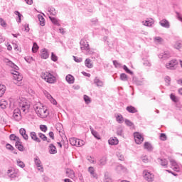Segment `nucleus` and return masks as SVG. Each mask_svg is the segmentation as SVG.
<instances>
[{"instance_id":"nucleus-1","label":"nucleus","mask_w":182,"mask_h":182,"mask_svg":"<svg viewBox=\"0 0 182 182\" xmlns=\"http://www.w3.org/2000/svg\"><path fill=\"white\" fill-rule=\"evenodd\" d=\"M19 109H14L13 117L16 122H19L21 120V110L23 112V113H28L29 110L30 105L26 102L20 101L18 102Z\"/></svg>"},{"instance_id":"nucleus-2","label":"nucleus","mask_w":182,"mask_h":182,"mask_svg":"<svg viewBox=\"0 0 182 182\" xmlns=\"http://www.w3.org/2000/svg\"><path fill=\"white\" fill-rule=\"evenodd\" d=\"M9 65L13 69H15L16 70L11 72V74L14 75V83L15 85H18L19 86V84H18V82H22V75L19 73V72L16 70H19V67H18L15 63H14L12 61H9Z\"/></svg>"},{"instance_id":"nucleus-3","label":"nucleus","mask_w":182,"mask_h":182,"mask_svg":"<svg viewBox=\"0 0 182 182\" xmlns=\"http://www.w3.org/2000/svg\"><path fill=\"white\" fill-rule=\"evenodd\" d=\"M34 110L38 117H41V119H46V117L49 116V111H48L47 109H45L42 105H34Z\"/></svg>"},{"instance_id":"nucleus-4","label":"nucleus","mask_w":182,"mask_h":182,"mask_svg":"<svg viewBox=\"0 0 182 182\" xmlns=\"http://www.w3.org/2000/svg\"><path fill=\"white\" fill-rule=\"evenodd\" d=\"M41 77L47 83H55L56 80V77L53 76V75L50 74V73H43L41 74Z\"/></svg>"},{"instance_id":"nucleus-5","label":"nucleus","mask_w":182,"mask_h":182,"mask_svg":"<svg viewBox=\"0 0 182 182\" xmlns=\"http://www.w3.org/2000/svg\"><path fill=\"white\" fill-rule=\"evenodd\" d=\"M80 46L81 50H86V52L90 55L92 53V51H90V47L89 46V43L85 39H82L80 41Z\"/></svg>"},{"instance_id":"nucleus-6","label":"nucleus","mask_w":182,"mask_h":182,"mask_svg":"<svg viewBox=\"0 0 182 182\" xmlns=\"http://www.w3.org/2000/svg\"><path fill=\"white\" fill-rule=\"evenodd\" d=\"M70 143L72 146H76V147H82L85 144V141L77 138H70Z\"/></svg>"},{"instance_id":"nucleus-7","label":"nucleus","mask_w":182,"mask_h":182,"mask_svg":"<svg viewBox=\"0 0 182 182\" xmlns=\"http://www.w3.org/2000/svg\"><path fill=\"white\" fill-rule=\"evenodd\" d=\"M178 63L177 60L173 59L169 61V63L166 64V69H169L170 70H174L176 69V65Z\"/></svg>"},{"instance_id":"nucleus-8","label":"nucleus","mask_w":182,"mask_h":182,"mask_svg":"<svg viewBox=\"0 0 182 182\" xmlns=\"http://www.w3.org/2000/svg\"><path fill=\"white\" fill-rule=\"evenodd\" d=\"M134 137L135 143L136 144H141V143H143V141H144V138L139 132L134 133Z\"/></svg>"},{"instance_id":"nucleus-9","label":"nucleus","mask_w":182,"mask_h":182,"mask_svg":"<svg viewBox=\"0 0 182 182\" xmlns=\"http://www.w3.org/2000/svg\"><path fill=\"white\" fill-rule=\"evenodd\" d=\"M144 178L146 181L151 182L154 181V175L153 173L147 171H144Z\"/></svg>"},{"instance_id":"nucleus-10","label":"nucleus","mask_w":182,"mask_h":182,"mask_svg":"<svg viewBox=\"0 0 182 182\" xmlns=\"http://www.w3.org/2000/svg\"><path fill=\"white\" fill-rule=\"evenodd\" d=\"M34 163L37 167H40V168H38V170L39 171L43 172V167L42 166V165H41L42 162L41 161V159H39V157L36 156L34 159Z\"/></svg>"},{"instance_id":"nucleus-11","label":"nucleus","mask_w":182,"mask_h":182,"mask_svg":"<svg viewBox=\"0 0 182 182\" xmlns=\"http://www.w3.org/2000/svg\"><path fill=\"white\" fill-rule=\"evenodd\" d=\"M48 152L50 154H56L58 153V150L56 149V146L53 145V144H50L48 146Z\"/></svg>"},{"instance_id":"nucleus-12","label":"nucleus","mask_w":182,"mask_h":182,"mask_svg":"<svg viewBox=\"0 0 182 182\" xmlns=\"http://www.w3.org/2000/svg\"><path fill=\"white\" fill-rule=\"evenodd\" d=\"M108 143H109V144H110V146H116V145L119 144V139L116 137H111L108 140Z\"/></svg>"},{"instance_id":"nucleus-13","label":"nucleus","mask_w":182,"mask_h":182,"mask_svg":"<svg viewBox=\"0 0 182 182\" xmlns=\"http://www.w3.org/2000/svg\"><path fill=\"white\" fill-rule=\"evenodd\" d=\"M159 24L163 28H166V29H168L170 28V23L166 19H163L159 22Z\"/></svg>"},{"instance_id":"nucleus-14","label":"nucleus","mask_w":182,"mask_h":182,"mask_svg":"<svg viewBox=\"0 0 182 182\" xmlns=\"http://www.w3.org/2000/svg\"><path fill=\"white\" fill-rule=\"evenodd\" d=\"M30 136L32 140H33L34 141H36L37 143H41V139L38 137V135H36V132H31L30 133Z\"/></svg>"},{"instance_id":"nucleus-15","label":"nucleus","mask_w":182,"mask_h":182,"mask_svg":"<svg viewBox=\"0 0 182 182\" xmlns=\"http://www.w3.org/2000/svg\"><path fill=\"white\" fill-rule=\"evenodd\" d=\"M65 80L68 82V83H69V85H73V83H75V77L70 74H68L65 77Z\"/></svg>"},{"instance_id":"nucleus-16","label":"nucleus","mask_w":182,"mask_h":182,"mask_svg":"<svg viewBox=\"0 0 182 182\" xmlns=\"http://www.w3.org/2000/svg\"><path fill=\"white\" fill-rule=\"evenodd\" d=\"M171 57V54L168 51H165L159 55L160 59H168Z\"/></svg>"},{"instance_id":"nucleus-17","label":"nucleus","mask_w":182,"mask_h":182,"mask_svg":"<svg viewBox=\"0 0 182 182\" xmlns=\"http://www.w3.org/2000/svg\"><path fill=\"white\" fill-rule=\"evenodd\" d=\"M158 162L163 167H167V164H168V161L166 159H160L159 158Z\"/></svg>"},{"instance_id":"nucleus-18","label":"nucleus","mask_w":182,"mask_h":182,"mask_svg":"<svg viewBox=\"0 0 182 182\" xmlns=\"http://www.w3.org/2000/svg\"><path fill=\"white\" fill-rule=\"evenodd\" d=\"M144 26H152L154 23V20L153 18H148L145 21H143Z\"/></svg>"},{"instance_id":"nucleus-19","label":"nucleus","mask_w":182,"mask_h":182,"mask_svg":"<svg viewBox=\"0 0 182 182\" xmlns=\"http://www.w3.org/2000/svg\"><path fill=\"white\" fill-rule=\"evenodd\" d=\"M94 83L97 86V87H103V81L100 80L99 77H96L94 80Z\"/></svg>"},{"instance_id":"nucleus-20","label":"nucleus","mask_w":182,"mask_h":182,"mask_svg":"<svg viewBox=\"0 0 182 182\" xmlns=\"http://www.w3.org/2000/svg\"><path fill=\"white\" fill-rule=\"evenodd\" d=\"M41 56L42 59H48V58H49V53H48V50L46 48L43 49Z\"/></svg>"},{"instance_id":"nucleus-21","label":"nucleus","mask_w":182,"mask_h":182,"mask_svg":"<svg viewBox=\"0 0 182 182\" xmlns=\"http://www.w3.org/2000/svg\"><path fill=\"white\" fill-rule=\"evenodd\" d=\"M15 146L19 151H23V146L22 145V141H21V139L16 141Z\"/></svg>"},{"instance_id":"nucleus-22","label":"nucleus","mask_w":182,"mask_h":182,"mask_svg":"<svg viewBox=\"0 0 182 182\" xmlns=\"http://www.w3.org/2000/svg\"><path fill=\"white\" fill-rule=\"evenodd\" d=\"M144 148L145 150H147V151H153V145H151V144L149 142H145Z\"/></svg>"},{"instance_id":"nucleus-23","label":"nucleus","mask_w":182,"mask_h":182,"mask_svg":"<svg viewBox=\"0 0 182 182\" xmlns=\"http://www.w3.org/2000/svg\"><path fill=\"white\" fill-rule=\"evenodd\" d=\"M85 65L86 68H88V69H92L93 68V64H92V60L87 58L85 61Z\"/></svg>"},{"instance_id":"nucleus-24","label":"nucleus","mask_w":182,"mask_h":182,"mask_svg":"<svg viewBox=\"0 0 182 182\" xmlns=\"http://www.w3.org/2000/svg\"><path fill=\"white\" fill-rule=\"evenodd\" d=\"M8 176L10 177V178H15L16 177V173H15V171L12 169H9L7 171Z\"/></svg>"},{"instance_id":"nucleus-25","label":"nucleus","mask_w":182,"mask_h":182,"mask_svg":"<svg viewBox=\"0 0 182 182\" xmlns=\"http://www.w3.org/2000/svg\"><path fill=\"white\" fill-rule=\"evenodd\" d=\"M173 48L175 49H177L178 50H180V49H182V41H176L173 45Z\"/></svg>"},{"instance_id":"nucleus-26","label":"nucleus","mask_w":182,"mask_h":182,"mask_svg":"<svg viewBox=\"0 0 182 182\" xmlns=\"http://www.w3.org/2000/svg\"><path fill=\"white\" fill-rule=\"evenodd\" d=\"M127 111L129 112V113H137V109L133 106L127 107Z\"/></svg>"},{"instance_id":"nucleus-27","label":"nucleus","mask_w":182,"mask_h":182,"mask_svg":"<svg viewBox=\"0 0 182 182\" xmlns=\"http://www.w3.org/2000/svg\"><path fill=\"white\" fill-rule=\"evenodd\" d=\"M107 163V158L106 156H102L99 161L100 166H105Z\"/></svg>"},{"instance_id":"nucleus-28","label":"nucleus","mask_w":182,"mask_h":182,"mask_svg":"<svg viewBox=\"0 0 182 182\" xmlns=\"http://www.w3.org/2000/svg\"><path fill=\"white\" fill-rule=\"evenodd\" d=\"M90 130L92 136H94L95 139H97V140H100V135H99V133H97V132L95 131L92 128H91V127Z\"/></svg>"},{"instance_id":"nucleus-29","label":"nucleus","mask_w":182,"mask_h":182,"mask_svg":"<svg viewBox=\"0 0 182 182\" xmlns=\"http://www.w3.org/2000/svg\"><path fill=\"white\" fill-rule=\"evenodd\" d=\"M88 171L94 178H97V175L95 173V169L93 168V167L92 166L89 167Z\"/></svg>"},{"instance_id":"nucleus-30","label":"nucleus","mask_w":182,"mask_h":182,"mask_svg":"<svg viewBox=\"0 0 182 182\" xmlns=\"http://www.w3.org/2000/svg\"><path fill=\"white\" fill-rule=\"evenodd\" d=\"M66 174H68L70 178H75V171H73V170L69 169L66 171Z\"/></svg>"},{"instance_id":"nucleus-31","label":"nucleus","mask_w":182,"mask_h":182,"mask_svg":"<svg viewBox=\"0 0 182 182\" xmlns=\"http://www.w3.org/2000/svg\"><path fill=\"white\" fill-rule=\"evenodd\" d=\"M38 18L40 22L41 26H43L45 25V18H43V16L38 14Z\"/></svg>"},{"instance_id":"nucleus-32","label":"nucleus","mask_w":182,"mask_h":182,"mask_svg":"<svg viewBox=\"0 0 182 182\" xmlns=\"http://www.w3.org/2000/svg\"><path fill=\"white\" fill-rule=\"evenodd\" d=\"M104 182H113V180L109 176V173L107 172L105 173Z\"/></svg>"},{"instance_id":"nucleus-33","label":"nucleus","mask_w":182,"mask_h":182,"mask_svg":"<svg viewBox=\"0 0 182 182\" xmlns=\"http://www.w3.org/2000/svg\"><path fill=\"white\" fill-rule=\"evenodd\" d=\"M5 90H6V87L4 85H0V97L4 96V93H5Z\"/></svg>"},{"instance_id":"nucleus-34","label":"nucleus","mask_w":182,"mask_h":182,"mask_svg":"<svg viewBox=\"0 0 182 182\" xmlns=\"http://www.w3.org/2000/svg\"><path fill=\"white\" fill-rule=\"evenodd\" d=\"M6 106H8V102H6L4 100H1L0 101V107L1 109H6Z\"/></svg>"},{"instance_id":"nucleus-35","label":"nucleus","mask_w":182,"mask_h":182,"mask_svg":"<svg viewBox=\"0 0 182 182\" xmlns=\"http://www.w3.org/2000/svg\"><path fill=\"white\" fill-rule=\"evenodd\" d=\"M49 18L50 19L52 23H53L54 25H57L58 26H60L59 21H58V19H56L55 17L49 16Z\"/></svg>"},{"instance_id":"nucleus-36","label":"nucleus","mask_w":182,"mask_h":182,"mask_svg":"<svg viewBox=\"0 0 182 182\" xmlns=\"http://www.w3.org/2000/svg\"><path fill=\"white\" fill-rule=\"evenodd\" d=\"M48 12L49 14H50V15H53V16H55V15L58 14V12L56 11V9H55V8L53 7L48 8Z\"/></svg>"},{"instance_id":"nucleus-37","label":"nucleus","mask_w":182,"mask_h":182,"mask_svg":"<svg viewBox=\"0 0 182 182\" xmlns=\"http://www.w3.org/2000/svg\"><path fill=\"white\" fill-rule=\"evenodd\" d=\"M38 49H39V46H38V43H33V48H32V52L33 53H36V52H38Z\"/></svg>"},{"instance_id":"nucleus-38","label":"nucleus","mask_w":182,"mask_h":182,"mask_svg":"<svg viewBox=\"0 0 182 182\" xmlns=\"http://www.w3.org/2000/svg\"><path fill=\"white\" fill-rule=\"evenodd\" d=\"M38 137H40V139H41V140H43V141H46V140H48V137L46 136V135H45L43 133L39 132L38 134Z\"/></svg>"},{"instance_id":"nucleus-39","label":"nucleus","mask_w":182,"mask_h":182,"mask_svg":"<svg viewBox=\"0 0 182 182\" xmlns=\"http://www.w3.org/2000/svg\"><path fill=\"white\" fill-rule=\"evenodd\" d=\"M10 140H13L14 141H18L21 140L18 136H16L15 134H12L9 136Z\"/></svg>"},{"instance_id":"nucleus-40","label":"nucleus","mask_w":182,"mask_h":182,"mask_svg":"<svg viewBox=\"0 0 182 182\" xmlns=\"http://www.w3.org/2000/svg\"><path fill=\"white\" fill-rule=\"evenodd\" d=\"M116 119H117V122H118V123H119V124L123 123L124 119H123V115L122 114L117 115Z\"/></svg>"},{"instance_id":"nucleus-41","label":"nucleus","mask_w":182,"mask_h":182,"mask_svg":"<svg viewBox=\"0 0 182 182\" xmlns=\"http://www.w3.org/2000/svg\"><path fill=\"white\" fill-rule=\"evenodd\" d=\"M40 130L43 132V133H46V132H48V127L46 125L41 124L40 125Z\"/></svg>"},{"instance_id":"nucleus-42","label":"nucleus","mask_w":182,"mask_h":182,"mask_svg":"<svg viewBox=\"0 0 182 182\" xmlns=\"http://www.w3.org/2000/svg\"><path fill=\"white\" fill-rule=\"evenodd\" d=\"M170 97L172 100V102H174V103H178V98H177V97H176V95H174L173 94H171Z\"/></svg>"},{"instance_id":"nucleus-43","label":"nucleus","mask_w":182,"mask_h":182,"mask_svg":"<svg viewBox=\"0 0 182 182\" xmlns=\"http://www.w3.org/2000/svg\"><path fill=\"white\" fill-rule=\"evenodd\" d=\"M120 79L121 80H123V82H127V75H126L125 73H122L120 75Z\"/></svg>"},{"instance_id":"nucleus-44","label":"nucleus","mask_w":182,"mask_h":182,"mask_svg":"<svg viewBox=\"0 0 182 182\" xmlns=\"http://www.w3.org/2000/svg\"><path fill=\"white\" fill-rule=\"evenodd\" d=\"M123 69L127 73H129V75H133V71L130 70L129 68H127L126 65L123 66Z\"/></svg>"},{"instance_id":"nucleus-45","label":"nucleus","mask_w":182,"mask_h":182,"mask_svg":"<svg viewBox=\"0 0 182 182\" xmlns=\"http://www.w3.org/2000/svg\"><path fill=\"white\" fill-rule=\"evenodd\" d=\"M17 166L21 168H23L25 167V164L22 161L17 160Z\"/></svg>"},{"instance_id":"nucleus-46","label":"nucleus","mask_w":182,"mask_h":182,"mask_svg":"<svg viewBox=\"0 0 182 182\" xmlns=\"http://www.w3.org/2000/svg\"><path fill=\"white\" fill-rule=\"evenodd\" d=\"M117 134L118 136H123V129L122 127H119L117 129Z\"/></svg>"},{"instance_id":"nucleus-47","label":"nucleus","mask_w":182,"mask_h":182,"mask_svg":"<svg viewBox=\"0 0 182 182\" xmlns=\"http://www.w3.org/2000/svg\"><path fill=\"white\" fill-rule=\"evenodd\" d=\"M84 100L87 105H89V103H90V97H89V96L86 95H84Z\"/></svg>"},{"instance_id":"nucleus-48","label":"nucleus","mask_w":182,"mask_h":182,"mask_svg":"<svg viewBox=\"0 0 182 182\" xmlns=\"http://www.w3.org/2000/svg\"><path fill=\"white\" fill-rule=\"evenodd\" d=\"M73 59H74L75 62H76L77 63H80V62H82V60H83V59L82 58H79V57H76V56H73Z\"/></svg>"},{"instance_id":"nucleus-49","label":"nucleus","mask_w":182,"mask_h":182,"mask_svg":"<svg viewBox=\"0 0 182 182\" xmlns=\"http://www.w3.org/2000/svg\"><path fill=\"white\" fill-rule=\"evenodd\" d=\"M51 60H53V62L58 61V56H56V55H55L53 53H51Z\"/></svg>"},{"instance_id":"nucleus-50","label":"nucleus","mask_w":182,"mask_h":182,"mask_svg":"<svg viewBox=\"0 0 182 182\" xmlns=\"http://www.w3.org/2000/svg\"><path fill=\"white\" fill-rule=\"evenodd\" d=\"M15 15L18 16V21H17V22H18L19 23H21V18H22V14H21V13H19V11H15Z\"/></svg>"},{"instance_id":"nucleus-51","label":"nucleus","mask_w":182,"mask_h":182,"mask_svg":"<svg viewBox=\"0 0 182 182\" xmlns=\"http://www.w3.org/2000/svg\"><path fill=\"white\" fill-rule=\"evenodd\" d=\"M161 140H163V141L167 140V136L164 133H161L160 135Z\"/></svg>"},{"instance_id":"nucleus-52","label":"nucleus","mask_w":182,"mask_h":182,"mask_svg":"<svg viewBox=\"0 0 182 182\" xmlns=\"http://www.w3.org/2000/svg\"><path fill=\"white\" fill-rule=\"evenodd\" d=\"M125 124H127V126H129V127H132V126H133V122H132V121L129 119H125Z\"/></svg>"},{"instance_id":"nucleus-53","label":"nucleus","mask_w":182,"mask_h":182,"mask_svg":"<svg viewBox=\"0 0 182 182\" xmlns=\"http://www.w3.org/2000/svg\"><path fill=\"white\" fill-rule=\"evenodd\" d=\"M19 133L23 136L26 134V130L25 129V128H21L19 130Z\"/></svg>"},{"instance_id":"nucleus-54","label":"nucleus","mask_w":182,"mask_h":182,"mask_svg":"<svg viewBox=\"0 0 182 182\" xmlns=\"http://www.w3.org/2000/svg\"><path fill=\"white\" fill-rule=\"evenodd\" d=\"M113 65L115 66V68H120V66H122V65L117 62V60H113Z\"/></svg>"},{"instance_id":"nucleus-55","label":"nucleus","mask_w":182,"mask_h":182,"mask_svg":"<svg viewBox=\"0 0 182 182\" xmlns=\"http://www.w3.org/2000/svg\"><path fill=\"white\" fill-rule=\"evenodd\" d=\"M143 65H144V66H148L149 68H150V66H151V63L149 60H144L143 63Z\"/></svg>"},{"instance_id":"nucleus-56","label":"nucleus","mask_w":182,"mask_h":182,"mask_svg":"<svg viewBox=\"0 0 182 182\" xmlns=\"http://www.w3.org/2000/svg\"><path fill=\"white\" fill-rule=\"evenodd\" d=\"M117 156L119 160H120L121 161H124V156H123V154H117Z\"/></svg>"},{"instance_id":"nucleus-57","label":"nucleus","mask_w":182,"mask_h":182,"mask_svg":"<svg viewBox=\"0 0 182 182\" xmlns=\"http://www.w3.org/2000/svg\"><path fill=\"white\" fill-rule=\"evenodd\" d=\"M6 147L7 150H11V151L15 150V148H14V146L9 144H7L6 145Z\"/></svg>"},{"instance_id":"nucleus-58","label":"nucleus","mask_w":182,"mask_h":182,"mask_svg":"<svg viewBox=\"0 0 182 182\" xmlns=\"http://www.w3.org/2000/svg\"><path fill=\"white\" fill-rule=\"evenodd\" d=\"M116 169L118 171L123 170V171H124V170H126V168H124V166H123L122 165H118Z\"/></svg>"},{"instance_id":"nucleus-59","label":"nucleus","mask_w":182,"mask_h":182,"mask_svg":"<svg viewBox=\"0 0 182 182\" xmlns=\"http://www.w3.org/2000/svg\"><path fill=\"white\" fill-rule=\"evenodd\" d=\"M165 82L166 83H167L168 85H170V82H171V78H170L169 76H166L165 77Z\"/></svg>"},{"instance_id":"nucleus-60","label":"nucleus","mask_w":182,"mask_h":182,"mask_svg":"<svg viewBox=\"0 0 182 182\" xmlns=\"http://www.w3.org/2000/svg\"><path fill=\"white\" fill-rule=\"evenodd\" d=\"M48 136L52 139V140H55V134H53V132H50L48 133Z\"/></svg>"},{"instance_id":"nucleus-61","label":"nucleus","mask_w":182,"mask_h":182,"mask_svg":"<svg viewBox=\"0 0 182 182\" xmlns=\"http://www.w3.org/2000/svg\"><path fill=\"white\" fill-rule=\"evenodd\" d=\"M0 25H1L3 28H6V23L2 18L1 21H0Z\"/></svg>"},{"instance_id":"nucleus-62","label":"nucleus","mask_w":182,"mask_h":182,"mask_svg":"<svg viewBox=\"0 0 182 182\" xmlns=\"http://www.w3.org/2000/svg\"><path fill=\"white\" fill-rule=\"evenodd\" d=\"M142 161L144 163H149V159L147 158V156L142 157Z\"/></svg>"},{"instance_id":"nucleus-63","label":"nucleus","mask_w":182,"mask_h":182,"mask_svg":"<svg viewBox=\"0 0 182 182\" xmlns=\"http://www.w3.org/2000/svg\"><path fill=\"white\" fill-rule=\"evenodd\" d=\"M177 16H178V19L179 21H181V22H182V16L181 15H180V14L178 12H176Z\"/></svg>"},{"instance_id":"nucleus-64","label":"nucleus","mask_w":182,"mask_h":182,"mask_svg":"<svg viewBox=\"0 0 182 182\" xmlns=\"http://www.w3.org/2000/svg\"><path fill=\"white\" fill-rule=\"evenodd\" d=\"M50 102H51L53 105H56L58 103L53 97L50 99Z\"/></svg>"}]
</instances>
